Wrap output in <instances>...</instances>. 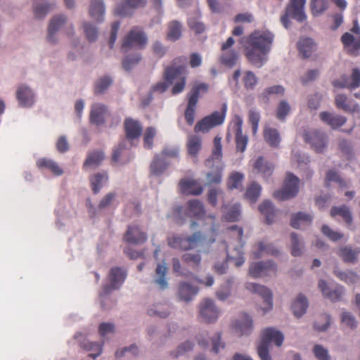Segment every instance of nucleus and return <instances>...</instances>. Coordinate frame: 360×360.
<instances>
[{
  "instance_id": "1",
  "label": "nucleus",
  "mask_w": 360,
  "mask_h": 360,
  "mask_svg": "<svg viewBox=\"0 0 360 360\" xmlns=\"http://www.w3.org/2000/svg\"><path fill=\"white\" fill-rule=\"evenodd\" d=\"M274 40V34L271 32L255 30L250 34L243 37L239 42L244 47V53L248 61L260 68L267 60Z\"/></svg>"
},
{
  "instance_id": "2",
  "label": "nucleus",
  "mask_w": 360,
  "mask_h": 360,
  "mask_svg": "<svg viewBox=\"0 0 360 360\" xmlns=\"http://www.w3.org/2000/svg\"><path fill=\"white\" fill-rule=\"evenodd\" d=\"M187 58L185 56H179L173 59L171 64L165 69L163 77L165 81L160 82L151 87L150 93L165 92L173 84L174 80H179L174 85L172 93L178 94L182 92L186 86V72Z\"/></svg>"
},
{
  "instance_id": "3",
  "label": "nucleus",
  "mask_w": 360,
  "mask_h": 360,
  "mask_svg": "<svg viewBox=\"0 0 360 360\" xmlns=\"http://www.w3.org/2000/svg\"><path fill=\"white\" fill-rule=\"evenodd\" d=\"M224 233L227 258L233 260L236 266H240L245 262L243 252L245 244L243 240V229L237 225L231 226L225 229Z\"/></svg>"
},
{
  "instance_id": "4",
  "label": "nucleus",
  "mask_w": 360,
  "mask_h": 360,
  "mask_svg": "<svg viewBox=\"0 0 360 360\" xmlns=\"http://www.w3.org/2000/svg\"><path fill=\"white\" fill-rule=\"evenodd\" d=\"M213 148L211 156L206 160L205 165L212 170L206 175L208 185L219 184L221 182L224 163L222 159L221 138L217 136L213 141Z\"/></svg>"
},
{
  "instance_id": "5",
  "label": "nucleus",
  "mask_w": 360,
  "mask_h": 360,
  "mask_svg": "<svg viewBox=\"0 0 360 360\" xmlns=\"http://www.w3.org/2000/svg\"><path fill=\"white\" fill-rule=\"evenodd\" d=\"M283 335L279 330L274 328H266L262 333L260 342L257 347V353L261 360H271L269 355V345L274 342L278 347L282 345Z\"/></svg>"
},
{
  "instance_id": "6",
  "label": "nucleus",
  "mask_w": 360,
  "mask_h": 360,
  "mask_svg": "<svg viewBox=\"0 0 360 360\" xmlns=\"http://www.w3.org/2000/svg\"><path fill=\"white\" fill-rule=\"evenodd\" d=\"M204 240L205 238L203 235L200 231H198L194 233L192 236L187 237L181 236L169 237L167 243L169 246L172 248L188 250L196 248Z\"/></svg>"
},
{
  "instance_id": "7",
  "label": "nucleus",
  "mask_w": 360,
  "mask_h": 360,
  "mask_svg": "<svg viewBox=\"0 0 360 360\" xmlns=\"http://www.w3.org/2000/svg\"><path fill=\"white\" fill-rule=\"evenodd\" d=\"M305 3L306 0H290L285 8V14L281 18V22L285 28L290 26V17L300 22L306 20L307 16L304 11Z\"/></svg>"
},
{
  "instance_id": "8",
  "label": "nucleus",
  "mask_w": 360,
  "mask_h": 360,
  "mask_svg": "<svg viewBox=\"0 0 360 360\" xmlns=\"http://www.w3.org/2000/svg\"><path fill=\"white\" fill-rule=\"evenodd\" d=\"M226 110L227 105L224 103L220 112L214 111L198 121L195 126V131L207 132L211 129L221 124L224 122Z\"/></svg>"
},
{
  "instance_id": "9",
  "label": "nucleus",
  "mask_w": 360,
  "mask_h": 360,
  "mask_svg": "<svg viewBox=\"0 0 360 360\" xmlns=\"http://www.w3.org/2000/svg\"><path fill=\"white\" fill-rule=\"evenodd\" d=\"M148 43V38L141 28L133 27L123 39L121 50L127 52L133 48L143 49Z\"/></svg>"
},
{
  "instance_id": "10",
  "label": "nucleus",
  "mask_w": 360,
  "mask_h": 360,
  "mask_svg": "<svg viewBox=\"0 0 360 360\" xmlns=\"http://www.w3.org/2000/svg\"><path fill=\"white\" fill-rule=\"evenodd\" d=\"M298 177L292 173H288L282 189L274 193V197L278 200H286L294 198L299 191Z\"/></svg>"
},
{
  "instance_id": "11",
  "label": "nucleus",
  "mask_w": 360,
  "mask_h": 360,
  "mask_svg": "<svg viewBox=\"0 0 360 360\" xmlns=\"http://www.w3.org/2000/svg\"><path fill=\"white\" fill-rule=\"evenodd\" d=\"M351 31L357 34L358 37L355 38L350 33L346 32L342 36L341 41L349 54L356 55L360 49V27L356 20H354Z\"/></svg>"
},
{
  "instance_id": "12",
  "label": "nucleus",
  "mask_w": 360,
  "mask_h": 360,
  "mask_svg": "<svg viewBox=\"0 0 360 360\" xmlns=\"http://www.w3.org/2000/svg\"><path fill=\"white\" fill-rule=\"evenodd\" d=\"M127 277V272L120 267H112L109 273L110 285L103 286L101 296L108 294L112 290L118 289L124 283Z\"/></svg>"
},
{
  "instance_id": "13",
  "label": "nucleus",
  "mask_w": 360,
  "mask_h": 360,
  "mask_svg": "<svg viewBox=\"0 0 360 360\" xmlns=\"http://www.w3.org/2000/svg\"><path fill=\"white\" fill-rule=\"evenodd\" d=\"M243 119L238 115L234 116L231 127L235 134V141L236 149L238 151L243 153L248 143V137L242 132Z\"/></svg>"
},
{
  "instance_id": "14",
  "label": "nucleus",
  "mask_w": 360,
  "mask_h": 360,
  "mask_svg": "<svg viewBox=\"0 0 360 360\" xmlns=\"http://www.w3.org/2000/svg\"><path fill=\"white\" fill-rule=\"evenodd\" d=\"M277 271L276 264L272 261L259 262L250 266V274L254 278L275 274Z\"/></svg>"
},
{
  "instance_id": "15",
  "label": "nucleus",
  "mask_w": 360,
  "mask_h": 360,
  "mask_svg": "<svg viewBox=\"0 0 360 360\" xmlns=\"http://www.w3.org/2000/svg\"><path fill=\"white\" fill-rule=\"evenodd\" d=\"M219 315V310L211 299H205L200 305V316L205 322H215Z\"/></svg>"
},
{
  "instance_id": "16",
  "label": "nucleus",
  "mask_w": 360,
  "mask_h": 360,
  "mask_svg": "<svg viewBox=\"0 0 360 360\" xmlns=\"http://www.w3.org/2000/svg\"><path fill=\"white\" fill-rule=\"evenodd\" d=\"M333 85L334 87L339 89H354L358 88L360 86V69L353 68L349 77L343 75L340 79L334 80Z\"/></svg>"
},
{
  "instance_id": "17",
  "label": "nucleus",
  "mask_w": 360,
  "mask_h": 360,
  "mask_svg": "<svg viewBox=\"0 0 360 360\" xmlns=\"http://www.w3.org/2000/svg\"><path fill=\"white\" fill-rule=\"evenodd\" d=\"M246 288L250 292L259 295L263 299L264 303L266 305L265 307L262 308L264 312H266L272 309V293L268 288L255 283H247Z\"/></svg>"
},
{
  "instance_id": "18",
  "label": "nucleus",
  "mask_w": 360,
  "mask_h": 360,
  "mask_svg": "<svg viewBox=\"0 0 360 360\" xmlns=\"http://www.w3.org/2000/svg\"><path fill=\"white\" fill-rule=\"evenodd\" d=\"M306 142L310 143L316 153H322L326 147V135L319 131L306 132L304 134Z\"/></svg>"
},
{
  "instance_id": "19",
  "label": "nucleus",
  "mask_w": 360,
  "mask_h": 360,
  "mask_svg": "<svg viewBox=\"0 0 360 360\" xmlns=\"http://www.w3.org/2000/svg\"><path fill=\"white\" fill-rule=\"evenodd\" d=\"M147 0H123L116 8L115 13L120 16L131 15L136 9L144 8Z\"/></svg>"
},
{
  "instance_id": "20",
  "label": "nucleus",
  "mask_w": 360,
  "mask_h": 360,
  "mask_svg": "<svg viewBox=\"0 0 360 360\" xmlns=\"http://www.w3.org/2000/svg\"><path fill=\"white\" fill-rule=\"evenodd\" d=\"M198 345L203 349L208 347L210 341H211L212 347V352L217 354L220 349L224 348V344L221 342L220 333L216 334L213 338H209L207 333L200 334L198 337Z\"/></svg>"
},
{
  "instance_id": "21",
  "label": "nucleus",
  "mask_w": 360,
  "mask_h": 360,
  "mask_svg": "<svg viewBox=\"0 0 360 360\" xmlns=\"http://www.w3.org/2000/svg\"><path fill=\"white\" fill-rule=\"evenodd\" d=\"M124 239L128 243L141 244L146 241L147 235L137 226H129L124 236Z\"/></svg>"
},
{
  "instance_id": "22",
  "label": "nucleus",
  "mask_w": 360,
  "mask_h": 360,
  "mask_svg": "<svg viewBox=\"0 0 360 360\" xmlns=\"http://www.w3.org/2000/svg\"><path fill=\"white\" fill-rule=\"evenodd\" d=\"M319 117L322 122L329 125L333 129L343 126L347 122L345 117L326 111L321 112Z\"/></svg>"
},
{
  "instance_id": "23",
  "label": "nucleus",
  "mask_w": 360,
  "mask_h": 360,
  "mask_svg": "<svg viewBox=\"0 0 360 360\" xmlns=\"http://www.w3.org/2000/svg\"><path fill=\"white\" fill-rule=\"evenodd\" d=\"M297 49L303 58L311 57L317 50V45L315 41L309 37L302 38L297 44Z\"/></svg>"
},
{
  "instance_id": "24",
  "label": "nucleus",
  "mask_w": 360,
  "mask_h": 360,
  "mask_svg": "<svg viewBox=\"0 0 360 360\" xmlns=\"http://www.w3.org/2000/svg\"><path fill=\"white\" fill-rule=\"evenodd\" d=\"M179 187L181 193L185 195H199L203 191L202 186L193 179H181Z\"/></svg>"
},
{
  "instance_id": "25",
  "label": "nucleus",
  "mask_w": 360,
  "mask_h": 360,
  "mask_svg": "<svg viewBox=\"0 0 360 360\" xmlns=\"http://www.w3.org/2000/svg\"><path fill=\"white\" fill-rule=\"evenodd\" d=\"M124 131L127 139L134 140L141 136L142 127L139 121L128 117L124 121Z\"/></svg>"
},
{
  "instance_id": "26",
  "label": "nucleus",
  "mask_w": 360,
  "mask_h": 360,
  "mask_svg": "<svg viewBox=\"0 0 360 360\" xmlns=\"http://www.w3.org/2000/svg\"><path fill=\"white\" fill-rule=\"evenodd\" d=\"M319 288L325 297L333 302L339 300L343 294L342 287L337 286L334 289L330 290L326 282L323 280L319 281Z\"/></svg>"
},
{
  "instance_id": "27",
  "label": "nucleus",
  "mask_w": 360,
  "mask_h": 360,
  "mask_svg": "<svg viewBox=\"0 0 360 360\" xmlns=\"http://www.w3.org/2000/svg\"><path fill=\"white\" fill-rule=\"evenodd\" d=\"M253 321L250 316L246 314H243L241 319L236 321L233 324L236 331L243 335H249L252 330Z\"/></svg>"
},
{
  "instance_id": "28",
  "label": "nucleus",
  "mask_w": 360,
  "mask_h": 360,
  "mask_svg": "<svg viewBox=\"0 0 360 360\" xmlns=\"http://www.w3.org/2000/svg\"><path fill=\"white\" fill-rule=\"evenodd\" d=\"M107 108L101 103H95L91 106L90 120L91 122L101 125L105 122V116L107 114Z\"/></svg>"
},
{
  "instance_id": "29",
  "label": "nucleus",
  "mask_w": 360,
  "mask_h": 360,
  "mask_svg": "<svg viewBox=\"0 0 360 360\" xmlns=\"http://www.w3.org/2000/svg\"><path fill=\"white\" fill-rule=\"evenodd\" d=\"M223 219L227 221H237L240 217V205L235 203L232 205H224L221 207Z\"/></svg>"
},
{
  "instance_id": "30",
  "label": "nucleus",
  "mask_w": 360,
  "mask_h": 360,
  "mask_svg": "<svg viewBox=\"0 0 360 360\" xmlns=\"http://www.w3.org/2000/svg\"><path fill=\"white\" fill-rule=\"evenodd\" d=\"M335 104L338 109L346 112H359V106L357 104H352L345 94H338L335 98Z\"/></svg>"
},
{
  "instance_id": "31",
  "label": "nucleus",
  "mask_w": 360,
  "mask_h": 360,
  "mask_svg": "<svg viewBox=\"0 0 360 360\" xmlns=\"http://www.w3.org/2000/svg\"><path fill=\"white\" fill-rule=\"evenodd\" d=\"M16 96L22 106L30 107L34 103L32 91L27 86H20L17 90Z\"/></svg>"
},
{
  "instance_id": "32",
  "label": "nucleus",
  "mask_w": 360,
  "mask_h": 360,
  "mask_svg": "<svg viewBox=\"0 0 360 360\" xmlns=\"http://www.w3.org/2000/svg\"><path fill=\"white\" fill-rule=\"evenodd\" d=\"M37 166L40 169H46L51 172L53 175L60 176L63 174V169L58 163L51 159L40 158L37 161Z\"/></svg>"
},
{
  "instance_id": "33",
  "label": "nucleus",
  "mask_w": 360,
  "mask_h": 360,
  "mask_svg": "<svg viewBox=\"0 0 360 360\" xmlns=\"http://www.w3.org/2000/svg\"><path fill=\"white\" fill-rule=\"evenodd\" d=\"M257 250L253 252L255 259L260 258L264 255H269L271 256H278L280 251L270 243H264L263 241L259 242L257 244Z\"/></svg>"
},
{
  "instance_id": "34",
  "label": "nucleus",
  "mask_w": 360,
  "mask_h": 360,
  "mask_svg": "<svg viewBox=\"0 0 360 360\" xmlns=\"http://www.w3.org/2000/svg\"><path fill=\"white\" fill-rule=\"evenodd\" d=\"M186 147L188 155L196 161L198 153L202 148V138L196 135L189 136Z\"/></svg>"
},
{
  "instance_id": "35",
  "label": "nucleus",
  "mask_w": 360,
  "mask_h": 360,
  "mask_svg": "<svg viewBox=\"0 0 360 360\" xmlns=\"http://www.w3.org/2000/svg\"><path fill=\"white\" fill-rule=\"evenodd\" d=\"M105 13V6L103 0H91L89 6L90 16L101 22L103 21Z\"/></svg>"
},
{
  "instance_id": "36",
  "label": "nucleus",
  "mask_w": 360,
  "mask_h": 360,
  "mask_svg": "<svg viewBox=\"0 0 360 360\" xmlns=\"http://www.w3.org/2000/svg\"><path fill=\"white\" fill-rule=\"evenodd\" d=\"M66 18L64 15H56L54 16L51 20L49 29H48V41L54 43L56 41L54 39L55 34L58 30L65 23Z\"/></svg>"
},
{
  "instance_id": "37",
  "label": "nucleus",
  "mask_w": 360,
  "mask_h": 360,
  "mask_svg": "<svg viewBox=\"0 0 360 360\" xmlns=\"http://www.w3.org/2000/svg\"><path fill=\"white\" fill-rule=\"evenodd\" d=\"M105 159V154L102 150H93L89 152L84 162L83 167H96Z\"/></svg>"
},
{
  "instance_id": "38",
  "label": "nucleus",
  "mask_w": 360,
  "mask_h": 360,
  "mask_svg": "<svg viewBox=\"0 0 360 360\" xmlns=\"http://www.w3.org/2000/svg\"><path fill=\"white\" fill-rule=\"evenodd\" d=\"M360 253V248L345 246L339 250L338 255L345 262L354 263Z\"/></svg>"
},
{
  "instance_id": "39",
  "label": "nucleus",
  "mask_w": 360,
  "mask_h": 360,
  "mask_svg": "<svg viewBox=\"0 0 360 360\" xmlns=\"http://www.w3.org/2000/svg\"><path fill=\"white\" fill-rule=\"evenodd\" d=\"M209 85L205 82H195L189 94L188 100L193 103H198L200 95L205 94L208 91Z\"/></svg>"
},
{
  "instance_id": "40",
  "label": "nucleus",
  "mask_w": 360,
  "mask_h": 360,
  "mask_svg": "<svg viewBox=\"0 0 360 360\" xmlns=\"http://www.w3.org/2000/svg\"><path fill=\"white\" fill-rule=\"evenodd\" d=\"M311 221L312 217L310 214L300 212L292 216L290 225L294 229H300L309 225Z\"/></svg>"
},
{
  "instance_id": "41",
  "label": "nucleus",
  "mask_w": 360,
  "mask_h": 360,
  "mask_svg": "<svg viewBox=\"0 0 360 360\" xmlns=\"http://www.w3.org/2000/svg\"><path fill=\"white\" fill-rule=\"evenodd\" d=\"M308 307L307 298L302 294L299 295L292 304L291 308L294 315L299 318L305 314Z\"/></svg>"
},
{
  "instance_id": "42",
  "label": "nucleus",
  "mask_w": 360,
  "mask_h": 360,
  "mask_svg": "<svg viewBox=\"0 0 360 360\" xmlns=\"http://www.w3.org/2000/svg\"><path fill=\"white\" fill-rule=\"evenodd\" d=\"M198 289L187 283H181L179 287V297L181 300L188 302L198 293Z\"/></svg>"
},
{
  "instance_id": "43",
  "label": "nucleus",
  "mask_w": 360,
  "mask_h": 360,
  "mask_svg": "<svg viewBox=\"0 0 360 360\" xmlns=\"http://www.w3.org/2000/svg\"><path fill=\"white\" fill-rule=\"evenodd\" d=\"M253 168L266 178L272 174L274 167L272 164L265 162L263 157H259L255 161Z\"/></svg>"
},
{
  "instance_id": "44",
  "label": "nucleus",
  "mask_w": 360,
  "mask_h": 360,
  "mask_svg": "<svg viewBox=\"0 0 360 360\" xmlns=\"http://www.w3.org/2000/svg\"><path fill=\"white\" fill-rule=\"evenodd\" d=\"M108 181V175L106 172H98L90 179L91 185L92 187L93 192L96 194L98 193L101 188L106 184Z\"/></svg>"
},
{
  "instance_id": "45",
  "label": "nucleus",
  "mask_w": 360,
  "mask_h": 360,
  "mask_svg": "<svg viewBox=\"0 0 360 360\" xmlns=\"http://www.w3.org/2000/svg\"><path fill=\"white\" fill-rule=\"evenodd\" d=\"M188 211L191 217L197 219H201L205 214L204 206L198 200H191L188 202Z\"/></svg>"
},
{
  "instance_id": "46",
  "label": "nucleus",
  "mask_w": 360,
  "mask_h": 360,
  "mask_svg": "<svg viewBox=\"0 0 360 360\" xmlns=\"http://www.w3.org/2000/svg\"><path fill=\"white\" fill-rule=\"evenodd\" d=\"M184 264L193 270H198L201 263V255L199 252L186 253L182 256Z\"/></svg>"
},
{
  "instance_id": "47",
  "label": "nucleus",
  "mask_w": 360,
  "mask_h": 360,
  "mask_svg": "<svg viewBox=\"0 0 360 360\" xmlns=\"http://www.w3.org/2000/svg\"><path fill=\"white\" fill-rule=\"evenodd\" d=\"M259 210L266 217V222L271 224L274 219L275 210L272 202L269 200H264L259 207Z\"/></svg>"
},
{
  "instance_id": "48",
  "label": "nucleus",
  "mask_w": 360,
  "mask_h": 360,
  "mask_svg": "<svg viewBox=\"0 0 360 360\" xmlns=\"http://www.w3.org/2000/svg\"><path fill=\"white\" fill-rule=\"evenodd\" d=\"M264 138L271 147H278L281 142L279 133L276 129L266 128L264 131Z\"/></svg>"
},
{
  "instance_id": "49",
  "label": "nucleus",
  "mask_w": 360,
  "mask_h": 360,
  "mask_svg": "<svg viewBox=\"0 0 360 360\" xmlns=\"http://www.w3.org/2000/svg\"><path fill=\"white\" fill-rule=\"evenodd\" d=\"M167 271V267L165 262L158 264L155 273L158 278L155 279V282L162 290L167 287V282L165 278Z\"/></svg>"
},
{
  "instance_id": "50",
  "label": "nucleus",
  "mask_w": 360,
  "mask_h": 360,
  "mask_svg": "<svg viewBox=\"0 0 360 360\" xmlns=\"http://www.w3.org/2000/svg\"><path fill=\"white\" fill-rule=\"evenodd\" d=\"M330 214L333 217L337 215L342 217L345 222L349 225H350L352 222L351 212L349 209L345 205H342L340 207H333L331 209Z\"/></svg>"
},
{
  "instance_id": "51",
  "label": "nucleus",
  "mask_w": 360,
  "mask_h": 360,
  "mask_svg": "<svg viewBox=\"0 0 360 360\" xmlns=\"http://www.w3.org/2000/svg\"><path fill=\"white\" fill-rule=\"evenodd\" d=\"M167 166L168 164L164 158L156 155L150 164L151 173L154 175H160L166 170Z\"/></svg>"
},
{
  "instance_id": "52",
  "label": "nucleus",
  "mask_w": 360,
  "mask_h": 360,
  "mask_svg": "<svg viewBox=\"0 0 360 360\" xmlns=\"http://www.w3.org/2000/svg\"><path fill=\"white\" fill-rule=\"evenodd\" d=\"M44 0H34V15L36 18H44L51 10V5L44 4Z\"/></svg>"
},
{
  "instance_id": "53",
  "label": "nucleus",
  "mask_w": 360,
  "mask_h": 360,
  "mask_svg": "<svg viewBox=\"0 0 360 360\" xmlns=\"http://www.w3.org/2000/svg\"><path fill=\"white\" fill-rule=\"evenodd\" d=\"M311 13L314 16H318L325 12L329 6L328 0H311Z\"/></svg>"
},
{
  "instance_id": "54",
  "label": "nucleus",
  "mask_w": 360,
  "mask_h": 360,
  "mask_svg": "<svg viewBox=\"0 0 360 360\" xmlns=\"http://www.w3.org/2000/svg\"><path fill=\"white\" fill-rule=\"evenodd\" d=\"M80 346L82 348L91 352H95L96 353H91L89 356L91 358H96L102 352V345L89 342L87 340H84L83 342H80Z\"/></svg>"
},
{
  "instance_id": "55",
  "label": "nucleus",
  "mask_w": 360,
  "mask_h": 360,
  "mask_svg": "<svg viewBox=\"0 0 360 360\" xmlns=\"http://www.w3.org/2000/svg\"><path fill=\"white\" fill-rule=\"evenodd\" d=\"M243 179V174L238 172L231 173L227 181L228 188L230 190L241 188Z\"/></svg>"
},
{
  "instance_id": "56",
  "label": "nucleus",
  "mask_w": 360,
  "mask_h": 360,
  "mask_svg": "<svg viewBox=\"0 0 360 360\" xmlns=\"http://www.w3.org/2000/svg\"><path fill=\"white\" fill-rule=\"evenodd\" d=\"M167 38L171 41L179 39L181 35V25L179 22L174 20L169 24Z\"/></svg>"
},
{
  "instance_id": "57",
  "label": "nucleus",
  "mask_w": 360,
  "mask_h": 360,
  "mask_svg": "<svg viewBox=\"0 0 360 360\" xmlns=\"http://www.w3.org/2000/svg\"><path fill=\"white\" fill-rule=\"evenodd\" d=\"M150 316L166 318L169 315V306L167 304H158L148 311Z\"/></svg>"
},
{
  "instance_id": "58",
  "label": "nucleus",
  "mask_w": 360,
  "mask_h": 360,
  "mask_svg": "<svg viewBox=\"0 0 360 360\" xmlns=\"http://www.w3.org/2000/svg\"><path fill=\"white\" fill-rule=\"evenodd\" d=\"M238 60V53L234 50L224 51L221 56V62L228 67H233Z\"/></svg>"
},
{
  "instance_id": "59",
  "label": "nucleus",
  "mask_w": 360,
  "mask_h": 360,
  "mask_svg": "<svg viewBox=\"0 0 360 360\" xmlns=\"http://www.w3.org/2000/svg\"><path fill=\"white\" fill-rule=\"evenodd\" d=\"M262 188L257 183H252L247 188L245 193V198L250 201L255 202L257 201L261 193Z\"/></svg>"
},
{
  "instance_id": "60",
  "label": "nucleus",
  "mask_w": 360,
  "mask_h": 360,
  "mask_svg": "<svg viewBox=\"0 0 360 360\" xmlns=\"http://www.w3.org/2000/svg\"><path fill=\"white\" fill-rule=\"evenodd\" d=\"M232 283L233 281L231 279H228L226 283L221 285V288L218 290H217L216 297H217L218 300L221 301H224L229 297V296L231 295Z\"/></svg>"
},
{
  "instance_id": "61",
  "label": "nucleus",
  "mask_w": 360,
  "mask_h": 360,
  "mask_svg": "<svg viewBox=\"0 0 360 360\" xmlns=\"http://www.w3.org/2000/svg\"><path fill=\"white\" fill-rule=\"evenodd\" d=\"M243 82L246 89H253L257 83V78L252 71H247L245 72Z\"/></svg>"
},
{
  "instance_id": "62",
  "label": "nucleus",
  "mask_w": 360,
  "mask_h": 360,
  "mask_svg": "<svg viewBox=\"0 0 360 360\" xmlns=\"http://www.w3.org/2000/svg\"><path fill=\"white\" fill-rule=\"evenodd\" d=\"M83 27L87 40L89 41H96L98 37L97 28L89 22H84Z\"/></svg>"
},
{
  "instance_id": "63",
  "label": "nucleus",
  "mask_w": 360,
  "mask_h": 360,
  "mask_svg": "<svg viewBox=\"0 0 360 360\" xmlns=\"http://www.w3.org/2000/svg\"><path fill=\"white\" fill-rule=\"evenodd\" d=\"M156 134L155 128L150 127H148L143 134L144 147L147 149H150L153 147V139Z\"/></svg>"
},
{
  "instance_id": "64",
  "label": "nucleus",
  "mask_w": 360,
  "mask_h": 360,
  "mask_svg": "<svg viewBox=\"0 0 360 360\" xmlns=\"http://www.w3.org/2000/svg\"><path fill=\"white\" fill-rule=\"evenodd\" d=\"M112 79L109 77L100 78L95 84V94H102L111 84Z\"/></svg>"
}]
</instances>
